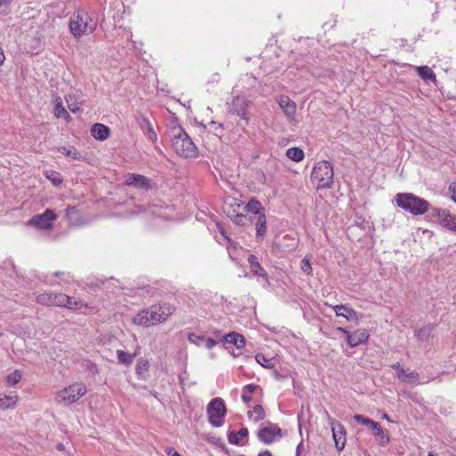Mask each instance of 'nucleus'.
<instances>
[{
    "instance_id": "nucleus-1",
    "label": "nucleus",
    "mask_w": 456,
    "mask_h": 456,
    "mask_svg": "<svg viewBox=\"0 0 456 456\" xmlns=\"http://www.w3.org/2000/svg\"><path fill=\"white\" fill-rule=\"evenodd\" d=\"M169 133L172 147L178 155L183 158H195L197 156V147L180 126H172Z\"/></svg>"
},
{
    "instance_id": "nucleus-2",
    "label": "nucleus",
    "mask_w": 456,
    "mask_h": 456,
    "mask_svg": "<svg viewBox=\"0 0 456 456\" xmlns=\"http://www.w3.org/2000/svg\"><path fill=\"white\" fill-rule=\"evenodd\" d=\"M69 26L73 37L79 38L84 35L92 34L97 27V22L91 18L86 11L79 9L70 18Z\"/></svg>"
},
{
    "instance_id": "nucleus-3",
    "label": "nucleus",
    "mask_w": 456,
    "mask_h": 456,
    "mask_svg": "<svg viewBox=\"0 0 456 456\" xmlns=\"http://www.w3.org/2000/svg\"><path fill=\"white\" fill-rule=\"evenodd\" d=\"M395 201L399 208L415 216L426 213L429 207V203L426 200L412 193H398Z\"/></svg>"
},
{
    "instance_id": "nucleus-4",
    "label": "nucleus",
    "mask_w": 456,
    "mask_h": 456,
    "mask_svg": "<svg viewBox=\"0 0 456 456\" xmlns=\"http://www.w3.org/2000/svg\"><path fill=\"white\" fill-rule=\"evenodd\" d=\"M311 178L317 182V190L331 188L334 183V172L331 164L327 160L318 162L313 169Z\"/></svg>"
},
{
    "instance_id": "nucleus-5",
    "label": "nucleus",
    "mask_w": 456,
    "mask_h": 456,
    "mask_svg": "<svg viewBox=\"0 0 456 456\" xmlns=\"http://www.w3.org/2000/svg\"><path fill=\"white\" fill-rule=\"evenodd\" d=\"M86 393V387L82 383H74L69 387L59 391L55 395L57 403L71 404L84 396Z\"/></svg>"
},
{
    "instance_id": "nucleus-6",
    "label": "nucleus",
    "mask_w": 456,
    "mask_h": 456,
    "mask_svg": "<svg viewBox=\"0 0 456 456\" xmlns=\"http://www.w3.org/2000/svg\"><path fill=\"white\" fill-rule=\"evenodd\" d=\"M207 413L209 423L219 428L224 425V419L226 414V407L222 398L216 397L210 401L207 407Z\"/></svg>"
},
{
    "instance_id": "nucleus-7",
    "label": "nucleus",
    "mask_w": 456,
    "mask_h": 456,
    "mask_svg": "<svg viewBox=\"0 0 456 456\" xmlns=\"http://www.w3.org/2000/svg\"><path fill=\"white\" fill-rule=\"evenodd\" d=\"M152 325L166 322L175 312V306L170 303H163L159 305H152L150 308Z\"/></svg>"
},
{
    "instance_id": "nucleus-8",
    "label": "nucleus",
    "mask_w": 456,
    "mask_h": 456,
    "mask_svg": "<svg viewBox=\"0 0 456 456\" xmlns=\"http://www.w3.org/2000/svg\"><path fill=\"white\" fill-rule=\"evenodd\" d=\"M56 218L57 215L53 210L47 208L43 214L35 215L29 220V224L40 230H51L53 228V222Z\"/></svg>"
},
{
    "instance_id": "nucleus-9",
    "label": "nucleus",
    "mask_w": 456,
    "mask_h": 456,
    "mask_svg": "<svg viewBox=\"0 0 456 456\" xmlns=\"http://www.w3.org/2000/svg\"><path fill=\"white\" fill-rule=\"evenodd\" d=\"M241 202H239L236 199L230 198L225 201V212L230 216L232 221L237 225H244L248 220L247 216L243 214L239 213V209L241 207Z\"/></svg>"
},
{
    "instance_id": "nucleus-10",
    "label": "nucleus",
    "mask_w": 456,
    "mask_h": 456,
    "mask_svg": "<svg viewBox=\"0 0 456 456\" xmlns=\"http://www.w3.org/2000/svg\"><path fill=\"white\" fill-rule=\"evenodd\" d=\"M434 216L438 217L439 224L451 231L456 232V216L448 209L434 208Z\"/></svg>"
},
{
    "instance_id": "nucleus-11",
    "label": "nucleus",
    "mask_w": 456,
    "mask_h": 456,
    "mask_svg": "<svg viewBox=\"0 0 456 456\" xmlns=\"http://www.w3.org/2000/svg\"><path fill=\"white\" fill-rule=\"evenodd\" d=\"M338 330L346 335V340L351 347L357 346L360 344L366 342L369 338V333L365 329H360L353 333H350L344 328H338Z\"/></svg>"
},
{
    "instance_id": "nucleus-12",
    "label": "nucleus",
    "mask_w": 456,
    "mask_h": 456,
    "mask_svg": "<svg viewBox=\"0 0 456 456\" xmlns=\"http://www.w3.org/2000/svg\"><path fill=\"white\" fill-rule=\"evenodd\" d=\"M248 109V102L245 98L236 97L232 101L231 112L241 118L248 124L249 120Z\"/></svg>"
},
{
    "instance_id": "nucleus-13",
    "label": "nucleus",
    "mask_w": 456,
    "mask_h": 456,
    "mask_svg": "<svg viewBox=\"0 0 456 456\" xmlns=\"http://www.w3.org/2000/svg\"><path fill=\"white\" fill-rule=\"evenodd\" d=\"M281 429L277 426L271 425L269 427L262 428L257 434V436L260 441L263 443L269 444H272L276 437L281 436Z\"/></svg>"
},
{
    "instance_id": "nucleus-14",
    "label": "nucleus",
    "mask_w": 456,
    "mask_h": 456,
    "mask_svg": "<svg viewBox=\"0 0 456 456\" xmlns=\"http://www.w3.org/2000/svg\"><path fill=\"white\" fill-rule=\"evenodd\" d=\"M64 298L63 293H43L37 297V302L45 306H60V299Z\"/></svg>"
},
{
    "instance_id": "nucleus-15",
    "label": "nucleus",
    "mask_w": 456,
    "mask_h": 456,
    "mask_svg": "<svg viewBox=\"0 0 456 456\" xmlns=\"http://www.w3.org/2000/svg\"><path fill=\"white\" fill-rule=\"evenodd\" d=\"M331 429L336 447L340 452L346 444V431L344 427L338 422L336 424L332 423Z\"/></svg>"
},
{
    "instance_id": "nucleus-16",
    "label": "nucleus",
    "mask_w": 456,
    "mask_h": 456,
    "mask_svg": "<svg viewBox=\"0 0 456 456\" xmlns=\"http://www.w3.org/2000/svg\"><path fill=\"white\" fill-rule=\"evenodd\" d=\"M126 183L141 189H148L150 187V180L144 175L137 174L127 175Z\"/></svg>"
},
{
    "instance_id": "nucleus-17",
    "label": "nucleus",
    "mask_w": 456,
    "mask_h": 456,
    "mask_svg": "<svg viewBox=\"0 0 456 456\" xmlns=\"http://www.w3.org/2000/svg\"><path fill=\"white\" fill-rule=\"evenodd\" d=\"M138 123L141 129L144 132V134L147 136V138L152 142H156L157 134L153 130V127L150 123L149 119L145 116L140 115L138 118Z\"/></svg>"
},
{
    "instance_id": "nucleus-18",
    "label": "nucleus",
    "mask_w": 456,
    "mask_h": 456,
    "mask_svg": "<svg viewBox=\"0 0 456 456\" xmlns=\"http://www.w3.org/2000/svg\"><path fill=\"white\" fill-rule=\"evenodd\" d=\"M279 105L287 117L293 118L296 113V103L288 96H281Z\"/></svg>"
},
{
    "instance_id": "nucleus-19",
    "label": "nucleus",
    "mask_w": 456,
    "mask_h": 456,
    "mask_svg": "<svg viewBox=\"0 0 456 456\" xmlns=\"http://www.w3.org/2000/svg\"><path fill=\"white\" fill-rule=\"evenodd\" d=\"M333 309L336 313V315H338V316H343L348 321H357L358 320L356 312L351 307H348L344 305H335L333 307Z\"/></svg>"
},
{
    "instance_id": "nucleus-20",
    "label": "nucleus",
    "mask_w": 456,
    "mask_h": 456,
    "mask_svg": "<svg viewBox=\"0 0 456 456\" xmlns=\"http://www.w3.org/2000/svg\"><path fill=\"white\" fill-rule=\"evenodd\" d=\"M248 261L250 265V272L253 273V275L264 277L265 281H267V273L259 264L257 257L250 254L248 257Z\"/></svg>"
},
{
    "instance_id": "nucleus-21",
    "label": "nucleus",
    "mask_w": 456,
    "mask_h": 456,
    "mask_svg": "<svg viewBox=\"0 0 456 456\" xmlns=\"http://www.w3.org/2000/svg\"><path fill=\"white\" fill-rule=\"evenodd\" d=\"M91 134L94 138L103 141L110 135V128L100 123L94 124L91 128Z\"/></svg>"
},
{
    "instance_id": "nucleus-22",
    "label": "nucleus",
    "mask_w": 456,
    "mask_h": 456,
    "mask_svg": "<svg viewBox=\"0 0 456 456\" xmlns=\"http://www.w3.org/2000/svg\"><path fill=\"white\" fill-rule=\"evenodd\" d=\"M18 398L15 393H11L9 395H0V410L5 411L15 408Z\"/></svg>"
},
{
    "instance_id": "nucleus-23",
    "label": "nucleus",
    "mask_w": 456,
    "mask_h": 456,
    "mask_svg": "<svg viewBox=\"0 0 456 456\" xmlns=\"http://www.w3.org/2000/svg\"><path fill=\"white\" fill-rule=\"evenodd\" d=\"M150 318V309L148 308L134 315L133 318V323L139 326L150 327L152 326V322Z\"/></svg>"
},
{
    "instance_id": "nucleus-24",
    "label": "nucleus",
    "mask_w": 456,
    "mask_h": 456,
    "mask_svg": "<svg viewBox=\"0 0 456 456\" xmlns=\"http://www.w3.org/2000/svg\"><path fill=\"white\" fill-rule=\"evenodd\" d=\"M224 340L228 344L234 345L238 349L245 346V338L242 335L237 332H231L224 336Z\"/></svg>"
},
{
    "instance_id": "nucleus-25",
    "label": "nucleus",
    "mask_w": 456,
    "mask_h": 456,
    "mask_svg": "<svg viewBox=\"0 0 456 456\" xmlns=\"http://www.w3.org/2000/svg\"><path fill=\"white\" fill-rule=\"evenodd\" d=\"M256 238L263 239L267 231L265 214H260L259 216H257L256 222Z\"/></svg>"
},
{
    "instance_id": "nucleus-26",
    "label": "nucleus",
    "mask_w": 456,
    "mask_h": 456,
    "mask_svg": "<svg viewBox=\"0 0 456 456\" xmlns=\"http://www.w3.org/2000/svg\"><path fill=\"white\" fill-rule=\"evenodd\" d=\"M248 431L246 428H241L238 432L232 431L228 435V441L232 444H240V440L247 437Z\"/></svg>"
},
{
    "instance_id": "nucleus-27",
    "label": "nucleus",
    "mask_w": 456,
    "mask_h": 456,
    "mask_svg": "<svg viewBox=\"0 0 456 456\" xmlns=\"http://www.w3.org/2000/svg\"><path fill=\"white\" fill-rule=\"evenodd\" d=\"M54 116L58 118H63L67 121L70 120V116L62 105L61 97H57L55 100Z\"/></svg>"
},
{
    "instance_id": "nucleus-28",
    "label": "nucleus",
    "mask_w": 456,
    "mask_h": 456,
    "mask_svg": "<svg viewBox=\"0 0 456 456\" xmlns=\"http://www.w3.org/2000/svg\"><path fill=\"white\" fill-rule=\"evenodd\" d=\"M286 156L296 162H299L304 159V151L297 147L289 148L286 151Z\"/></svg>"
},
{
    "instance_id": "nucleus-29",
    "label": "nucleus",
    "mask_w": 456,
    "mask_h": 456,
    "mask_svg": "<svg viewBox=\"0 0 456 456\" xmlns=\"http://www.w3.org/2000/svg\"><path fill=\"white\" fill-rule=\"evenodd\" d=\"M417 71H418V74L419 76L428 81V80H432V81H435L436 80V74L434 73V71L428 66H421V67H418L417 68Z\"/></svg>"
},
{
    "instance_id": "nucleus-30",
    "label": "nucleus",
    "mask_w": 456,
    "mask_h": 456,
    "mask_svg": "<svg viewBox=\"0 0 456 456\" xmlns=\"http://www.w3.org/2000/svg\"><path fill=\"white\" fill-rule=\"evenodd\" d=\"M433 327L431 325H427L422 327L415 331V336L420 341H426L431 336Z\"/></svg>"
},
{
    "instance_id": "nucleus-31",
    "label": "nucleus",
    "mask_w": 456,
    "mask_h": 456,
    "mask_svg": "<svg viewBox=\"0 0 456 456\" xmlns=\"http://www.w3.org/2000/svg\"><path fill=\"white\" fill-rule=\"evenodd\" d=\"M244 208L248 211V212H252L254 214H256V215H260V214H263L261 212V209H263L262 208V205L260 203V201L255 200V199H251L248 204L244 207Z\"/></svg>"
},
{
    "instance_id": "nucleus-32",
    "label": "nucleus",
    "mask_w": 456,
    "mask_h": 456,
    "mask_svg": "<svg viewBox=\"0 0 456 456\" xmlns=\"http://www.w3.org/2000/svg\"><path fill=\"white\" fill-rule=\"evenodd\" d=\"M117 355H118V362L126 364V365L131 364L135 356V354H129V353H126L122 350H118Z\"/></svg>"
},
{
    "instance_id": "nucleus-33",
    "label": "nucleus",
    "mask_w": 456,
    "mask_h": 456,
    "mask_svg": "<svg viewBox=\"0 0 456 456\" xmlns=\"http://www.w3.org/2000/svg\"><path fill=\"white\" fill-rule=\"evenodd\" d=\"M375 430L374 436L379 440V444L384 446L389 442L388 436L384 432L380 425L378 423L377 428H373Z\"/></svg>"
},
{
    "instance_id": "nucleus-34",
    "label": "nucleus",
    "mask_w": 456,
    "mask_h": 456,
    "mask_svg": "<svg viewBox=\"0 0 456 456\" xmlns=\"http://www.w3.org/2000/svg\"><path fill=\"white\" fill-rule=\"evenodd\" d=\"M354 419L362 424V425H365V426H368L370 427V428L373 429V428H377L378 427V422L363 416V415H360V414H356L354 416Z\"/></svg>"
},
{
    "instance_id": "nucleus-35",
    "label": "nucleus",
    "mask_w": 456,
    "mask_h": 456,
    "mask_svg": "<svg viewBox=\"0 0 456 456\" xmlns=\"http://www.w3.org/2000/svg\"><path fill=\"white\" fill-rule=\"evenodd\" d=\"M257 388L256 385L249 384L244 387L243 393L241 395V399L244 402H248L251 400V394H253Z\"/></svg>"
},
{
    "instance_id": "nucleus-36",
    "label": "nucleus",
    "mask_w": 456,
    "mask_h": 456,
    "mask_svg": "<svg viewBox=\"0 0 456 456\" xmlns=\"http://www.w3.org/2000/svg\"><path fill=\"white\" fill-rule=\"evenodd\" d=\"M58 151L61 153L72 158L73 159H78L80 158V153L74 147H60Z\"/></svg>"
},
{
    "instance_id": "nucleus-37",
    "label": "nucleus",
    "mask_w": 456,
    "mask_h": 456,
    "mask_svg": "<svg viewBox=\"0 0 456 456\" xmlns=\"http://www.w3.org/2000/svg\"><path fill=\"white\" fill-rule=\"evenodd\" d=\"M248 414L249 417H252V415L255 414L256 415L254 417L255 421L262 420L265 418V411H264L263 407L259 404L256 405L253 408V411H249L248 412Z\"/></svg>"
},
{
    "instance_id": "nucleus-38",
    "label": "nucleus",
    "mask_w": 456,
    "mask_h": 456,
    "mask_svg": "<svg viewBox=\"0 0 456 456\" xmlns=\"http://www.w3.org/2000/svg\"><path fill=\"white\" fill-rule=\"evenodd\" d=\"M150 367L149 362L143 359H140L137 362L135 371L138 376H142Z\"/></svg>"
},
{
    "instance_id": "nucleus-39",
    "label": "nucleus",
    "mask_w": 456,
    "mask_h": 456,
    "mask_svg": "<svg viewBox=\"0 0 456 456\" xmlns=\"http://www.w3.org/2000/svg\"><path fill=\"white\" fill-rule=\"evenodd\" d=\"M64 299H60L61 303H60V306H65L69 309H75L77 305V302L75 301L72 297L63 294Z\"/></svg>"
},
{
    "instance_id": "nucleus-40",
    "label": "nucleus",
    "mask_w": 456,
    "mask_h": 456,
    "mask_svg": "<svg viewBox=\"0 0 456 456\" xmlns=\"http://www.w3.org/2000/svg\"><path fill=\"white\" fill-rule=\"evenodd\" d=\"M20 379H21V374L18 370H15L7 376L6 383L9 386L13 387L20 382Z\"/></svg>"
},
{
    "instance_id": "nucleus-41",
    "label": "nucleus",
    "mask_w": 456,
    "mask_h": 456,
    "mask_svg": "<svg viewBox=\"0 0 456 456\" xmlns=\"http://www.w3.org/2000/svg\"><path fill=\"white\" fill-rule=\"evenodd\" d=\"M256 361L265 368H273V364L272 359H267L264 354H257L256 355Z\"/></svg>"
},
{
    "instance_id": "nucleus-42",
    "label": "nucleus",
    "mask_w": 456,
    "mask_h": 456,
    "mask_svg": "<svg viewBox=\"0 0 456 456\" xmlns=\"http://www.w3.org/2000/svg\"><path fill=\"white\" fill-rule=\"evenodd\" d=\"M419 375L416 371H411L406 374V379L404 382L411 384H419Z\"/></svg>"
},
{
    "instance_id": "nucleus-43",
    "label": "nucleus",
    "mask_w": 456,
    "mask_h": 456,
    "mask_svg": "<svg viewBox=\"0 0 456 456\" xmlns=\"http://www.w3.org/2000/svg\"><path fill=\"white\" fill-rule=\"evenodd\" d=\"M188 339L192 344H195L197 346H201V345H203V341L205 340V338L198 336L194 333H191V334H189Z\"/></svg>"
},
{
    "instance_id": "nucleus-44",
    "label": "nucleus",
    "mask_w": 456,
    "mask_h": 456,
    "mask_svg": "<svg viewBox=\"0 0 456 456\" xmlns=\"http://www.w3.org/2000/svg\"><path fill=\"white\" fill-rule=\"evenodd\" d=\"M66 102H67L68 108L71 112L76 113L77 111L79 110L78 104L75 102H72L71 96H69V98H66Z\"/></svg>"
},
{
    "instance_id": "nucleus-45",
    "label": "nucleus",
    "mask_w": 456,
    "mask_h": 456,
    "mask_svg": "<svg viewBox=\"0 0 456 456\" xmlns=\"http://www.w3.org/2000/svg\"><path fill=\"white\" fill-rule=\"evenodd\" d=\"M301 269L304 273L310 274L312 272L311 264L308 259L304 258L301 261Z\"/></svg>"
},
{
    "instance_id": "nucleus-46",
    "label": "nucleus",
    "mask_w": 456,
    "mask_h": 456,
    "mask_svg": "<svg viewBox=\"0 0 456 456\" xmlns=\"http://www.w3.org/2000/svg\"><path fill=\"white\" fill-rule=\"evenodd\" d=\"M54 185H58L61 183V178L59 174L53 173L51 176H47Z\"/></svg>"
},
{
    "instance_id": "nucleus-47",
    "label": "nucleus",
    "mask_w": 456,
    "mask_h": 456,
    "mask_svg": "<svg viewBox=\"0 0 456 456\" xmlns=\"http://www.w3.org/2000/svg\"><path fill=\"white\" fill-rule=\"evenodd\" d=\"M216 340L211 338H205V340L203 341V345L208 349L213 348L216 346Z\"/></svg>"
},
{
    "instance_id": "nucleus-48",
    "label": "nucleus",
    "mask_w": 456,
    "mask_h": 456,
    "mask_svg": "<svg viewBox=\"0 0 456 456\" xmlns=\"http://www.w3.org/2000/svg\"><path fill=\"white\" fill-rule=\"evenodd\" d=\"M77 210L75 207H68L65 211V216L67 217L72 216L73 215H77Z\"/></svg>"
},
{
    "instance_id": "nucleus-49",
    "label": "nucleus",
    "mask_w": 456,
    "mask_h": 456,
    "mask_svg": "<svg viewBox=\"0 0 456 456\" xmlns=\"http://www.w3.org/2000/svg\"><path fill=\"white\" fill-rule=\"evenodd\" d=\"M406 370L403 368L398 370L396 376L401 381L404 382V380L406 379Z\"/></svg>"
},
{
    "instance_id": "nucleus-50",
    "label": "nucleus",
    "mask_w": 456,
    "mask_h": 456,
    "mask_svg": "<svg viewBox=\"0 0 456 456\" xmlns=\"http://www.w3.org/2000/svg\"><path fill=\"white\" fill-rule=\"evenodd\" d=\"M165 452L167 456H174L177 452L173 447H167Z\"/></svg>"
},
{
    "instance_id": "nucleus-51",
    "label": "nucleus",
    "mask_w": 456,
    "mask_h": 456,
    "mask_svg": "<svg viewBox=\"0 0 456 456\" xmlns=\"http://www.w3.org/2000/svg\"><path fill=\"white\" fill-rule=\"evenodd\" d=\"M4 61H5V56L4 53V50H3L2 46L0 45V66H2L4 64Z\"/></svg>"
},
{
    "instance_id": "nucleus-52",
    "label": "nucleus",
    "mask_w": 456,
    "mask_h": 456,
    "mask_svg": "<svg viewBox=\"0 0 456 456\" xmlns=\"http://www.w3.org/2000/svg\"><path fill=\"white\" fill-rule=\"evenodd\" d=\"M209 125H210V126H215V131H216V132L217 131V129H218V128H219V129H222V128H223V125H222V124H220V123H216V122H215V121H211V122L209 123Z\"/></svg>"
},
{
    "instance_id": "nucleus-53",
    "label": "nucleus",
    "mask_w": 456,
    "mask_h": 456,
    "mask_svg": "<svg viewBox=\"0 0 456 456\" xmlns=\"http://www.w3.org/2000/svg\"><path fill=\"white\" fill-rule=\"evenodd\" d=\"M258 456H273V455H272L270 451L266 450V451H264V452H260L258 454Z\"/></svg>"
},
{
    "instance_id": "nucleus-54",
    "label": "nucleus",
    "mask_w": 456,
    "mask_h": 456,
    "mask_svg": "<svg viewBox=\"0 0 456 456\" xmlns=\"http://www.w3.org/2000/svg\"><path fill=\"white\" fill-rule=\"evenodd\" d=\"M392 368L396 370L397 371L400 370V369H403V367H401L400 363L399 362H396L395 364L392 365Z\"/></svg>"
},
{
    "instance_id": "nucleus-55",
    "label": "nucleus",
    "mask_w": 456,
    "mask_h": 456,
    "mask_svg": "<svg viewBox=\"0 0 456 456\" xmlns=\"http://www.w3.org/2000/svg\"><path fill=\"white\" fill-rule=\"evenodd\" d=\"M9 4V1L8 0H0V7L2 6H7Z\"/></svg>"
},
{
    "instance_id": "nucleus-56",
    "label": "nucleus",
    "mask_w": 456,
    "mask_h": 456,
    "mask_svg": "<svg viewBox=\"0 0 456 456\" xmlns=\"http://www.w3.org/2000/svg\"><path fill=\"white\" fill-rule=\"evenodd\" d=\"M303 446V443L301 442L297 447V452L299 453V451H301V447Z\"/></svg>"
},
{
    "instance_id": "nucleus-57",
    "label": "nucleus",
    "mask_w": 456,
    "mask_h": 456,
    "mask_svg": "<svg viewBox=\"0 0 456 456\" xmlns=\"http://www.w3.org/2000/svg\"><path fill=\"white\" fill-rule=\"evenodd\" d=\"M428 456H437V454L433 452H429Z\"/></svg>"
},
{
    "instance_id": "nucleus-58",
    "label": "nucleus",
    "mask_w": 456,
    "mask_h": 456,
    "mask_svg": "<svg viewBox=\"0 0 456 456\" xmlns=\"http://www.w3.org/2000/svg\"><path fill=\"white\" fill-rule=\"evenodd\" d=\"M384 418L389 420V419H388L387 414H384Z\"/></svg>"
},
{
    "instance_id": "nucleus-59",
    "label": "nucleus",
    "mask_w": 456,
    "mask_h": 456,
    "mask_svg": "<svg viewBox=\"0 0 456 456\" xmlns=\"http://www.w3.org/2000/svg\"><path fill=\"white\" fill-rule=\"evenodd\" d=\"M174 456H181V454L177 452Z\"/></svg>"
}]
</instances>
